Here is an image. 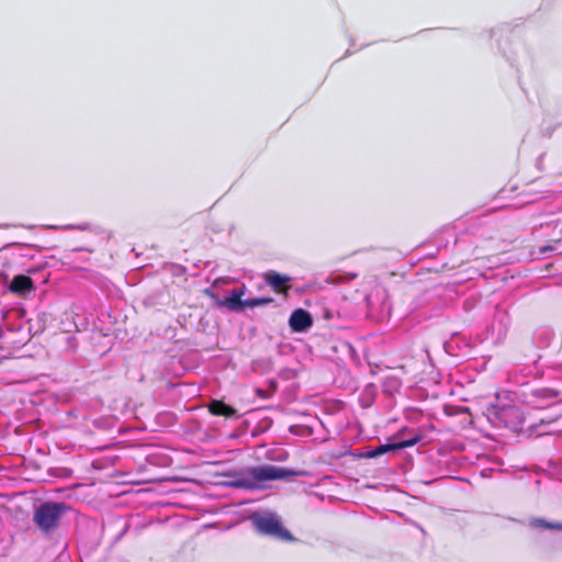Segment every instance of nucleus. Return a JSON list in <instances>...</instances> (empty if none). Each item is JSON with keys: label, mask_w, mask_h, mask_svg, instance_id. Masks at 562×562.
<instances>
[{"label": "nucleus", "mask_w": 562, "mask_h": 562, "mask_svg": "<svg viewBox=\"0 0 562 562\" xmlns=\"http://www.w3.org/2000/svg\"><path fill=\"white\" fill-rule=\"evenodd\" d=\"M529 526L535 529H549L562 531V521H548L544 518L533 517L529 520Z\"/></svg>", "instance_id": "9d476101"}, {"label": "nucleus", "mask_w": 562, "mask_h": 562, "mask_svg": "<svg viewBox=\"0 0 562 562\" xmlns=\"http://www.w3.org/2000/svg\"><path fill=\"white\" fill-rule=\"evenodd\" d=\"M251 521L256 531L260 535L269 536L283 542L295 541L293 535L283 527L276 514H254Z\"/></svg>", "instance_id": "f03ea898"}, {"label": "nucleus", "mask_w": 562, "mask_h": 562, "mask_svg": "<svg viewBox=\"0 0 562 562\" xmlns=\"http://www.w3.org/2000/svg\"><path fill=\"white\" fill-rule=\"evenodd\" d=\"M256 394H257L260 398L266 400V398L271 397L272 392L267 391V390H262V389H257V390H256Z\"/></svg>", "instance_id": "ddd939ff"}, {"label": "nucleus", "mask_w": 562, "mask_h": 562, "mask_svg": "<svg viewBox=\"0 0 562 562\" xmlns=\"http://www.w3.org/2000/svg\"><path fill=\"white\" fill-rule=\"evenodd\" d=\"M263 280L268 285L272 288L276 293L288 296L289 290L291 288V278L289 276L270 270L263 274Z\"/></svg>", "instance_id": "20e7f679"}, {"label": "nucleus", "mask_w": 562, "mask_h": 562, "mask_svg": "<svg viewBox=\"0 0 562 562\" xmlns=\"http://www.w3.org/2000/svg\"><path fill=\"white\" fill-rule=\"evenodd\" d=\"M34 289L33 280L24 274H18L13 278L10 290L13 293L23 294L26 291H31Z\"/></svg>", "instance_id": "6e6552de"}, {"label": "nucleus", "mask_w": 562, "mask_h": 562, "mask_svg": "<svg viewBox=\"0 0 562 562\" xmlns=\"http://www.w3.org/2000/svg\"><path fill=\"white\" fill-rule=\"evenodd\" d=\"M559 394V391L549 387L535 389L531 391V396L539 402L554 400Z\"/></svg>", "instance_id": "9b49d317"}, {"label": "nucleus", "mask_w": 562, "mask_h": 562, "mask_svg": "<svg viewBox=\"0 0 562 562\" xmlns=\"http://www.w3.org/2000/svg\"><path fill=\"white\" fill-rule=\"evenodd\" d=\"M294 474L292 470L270 464L252 467L236 475L233 485L247 490H257L265 487V483L268 481L282 480Z\"/></svg>", "instance_id": "f257e3e1"}, {"label": "nucleus", "mask_w": 562, "mask_h": 562, "mask_svg": "<svg viewBox=\"0 0 562 562\" xmlns=\"http://www.w3.org/2000/svg\"><path fill=\"white\" fill-rule=\"evenodd\" d=\"M244 295L243 289H234L229 296L226 297L223 302L224 305H226L232 311H239L246 307L245 301L241 300V296Z\"/></svg>", "instance_id": "1a4fd4ad"}, {"label": "nucleus", "mask_w": 562, "mask_h": 562, "mask_svg": "<svg viewBox=\"0 0 562 562\" xmlns=\"http://www.w3.org/2000/svg\"><path fill=\"white\" fill-rule=\"evenodd\" d=\"M209 412L214 416H224L231 418L237 415V411L224 403L223 401L214 400L207 405Z\"/></svg>", "instance_id": "0eeeda50"}, {"label": "nucleus", "mask_w": 562, "mask_h": 562, "mask_svg": "<svg viewBox=\"0 0 562 562\" xmlns=\"http://www.w3.org/2000/svg\"><path fill=\"white\" fill-rule=\"evenodd\" d=\"M518 413L519 412L517 409H515V408H509V409L506 411V414L509 415V416H516V415H518Z\"/></svg>", "instance_id": "4468645a"}, {"label": "nucleus", "mask_w": 562, "mask_h": 562, "mask_svg": "<svg viewBox=\"0 0 562 562\" xmlns=\"http://www.w3.org/2000/svg\"><path fill=\"white\" fill-rule=\"evenodd\" d=\"M312 325V315L303 308H296L289 318V326L295 333H303L311 328Z\"/></svg>", "instance_id": "423d86ee"}, {"label": "nucleus", "mask_w": 562, "mask_h": 562, "mask_svg": "<svg viewBox=\"0 0 562 562\" xmlns=\"http://www.w3.org/2000/svg\"><path fill=\"white\" fill-rule=\"evenodd\" d=\"M67 508L64 503H43L35 509L33 520L42 531L48 532L58 526Z\"/></svg>", "instance_id": "7ed1b4c3"}, {"label": "nucleus", "mask_w": 562, "mask_h": 562, "mask_svg": "<svg viewBox=\"0 0 562 562\" xmlns=\"http://www.w3.org/2000/svg\"><path fill=\"white\" fill-rule=\"evenodd\" d=\"M546 249L552 250V247L541 249V252H544Z\"/></svg>", "instance_id": "2eb2a0df"}, {"label": "nucleus", "mask_w": 562, "mask_h": 562, "mask_svg": "<svg viewBox=\"0 0 562 562\" xmlns=\"http://www.w3.org/2000/svg\"><path fill=\"white\" fill-rule=\"evenodd\" d=\"M273 302L272 297H255L246 300L244 304H246V307H257L261 305H267Z\"/></svg>", "instance_id": "f8f14e48"}, {"label": "nucleus", "mask_w": 562, "mask_h": 562, "mask_svg": "<svg viewBox=\"0 0 562 562\" xmlns=\"http://www.w3.org/2000/svg\"><path fill=\"white\" fill-rule=\"evenodd\" d=\"M420 438H422L420 436L414 435L407 439L395 440L391 443L380 445L375 449L371 450L368 453V456L371 458H374V457H379L389 451H396V450L405 449L408 447H413L414 445L419 442Z\"/></svg>", "instance_id": "39448f33"}]
</instances>
